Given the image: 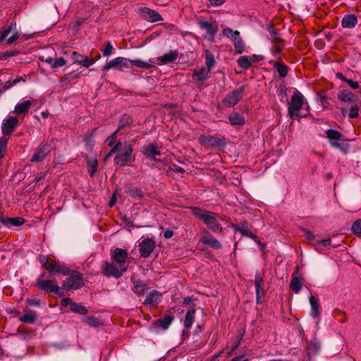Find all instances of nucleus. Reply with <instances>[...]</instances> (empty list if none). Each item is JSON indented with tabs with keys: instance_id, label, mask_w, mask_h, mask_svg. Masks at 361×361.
Segmentation results:
<instances>
[{
	"instance_id": "obj_1",
	"label": "nucleus",
	"mask_w": 361,
	"mask_h": 361,
	"mask_svg": "<svg viewBox=\"0 0 361 361\" xmlns=\"http://www.w3.org/2000/svg\"><path fill=\"white\" fill-rule=\"evenodd\" d=\"M154 61H143L141 59L130 60L124 57H116L107 62L102 68V71H108L111 68H115L119 71H123L125 68H130L132 66L149 69L154 67Z\"/></svg>"
},
{
	"instance_id": "obj_2",
	"label": "nucleus",
	"mask_w": 361,
	"mask_h": 361,
	"mask_svg": "<svg viewBox=\"0 0 361 361\" xmlns=\"http://www.w3.org/2000/svg\"><path fill=\"white\" fill-rule=\"evenodd\" d=\"M190 209L192 214L199 219L202 220L209 230L214 233H223L222 226L219 221V219H222L220 218L218 213L205 210L197 207H191Z\"/></svg>"
},
{
	"instance_id": "obj_3",
	"label": "nucleus",
	"mask_w": 361,
	"mask_h": 361,
	"mask_svg": "<svg viewBox=\"0 0 361 361\" xmlns=\"http://www.w3.org/2000/svg\"><path fill=\"white\" fill-rule=\"evenodd\" d=\"M135 157L133 154V149L131 144L122 142V147L118 150L114 157V163L118 166H131L135 161Z\"/></svg>"
},
{
	"instance_id": "obj_4",
	"label": "nucleus",
	"mask_w": 361,
	"mask_h": 361,
	"mask_svg": "<svg viewBox=\"0 0 361 361\" xmlns=\"http://www.w3.org/2000/svg\"><path fill=\"white\" fill-rule=\"evenodd\" d=\"M269 39L272 44L271 51L273 56L278 60H281L283 56L282 51L285 48L286 42L281 37L277 29L272 25L269 26Z\"/></svg>"
},
{
	"instance_id": "obj_5",
	"label": "nucleus",
	"mask_w": 361,
	"mask_h": 361,
	"mask_svg": "<svg viewBox=\"0 0 361 361\" xmlns=\"http://www.w3.org/2000/svg\"><path fill=\"white\" fill-rule=\"evenodd\" d=\"M68 277L63 281L62 286L66 290H75L85 286L83 275L78 271L71 270Z\"/></svg>"
},
{
	"instance_id": "obj_6",
	"label": "nucleus",
	"mask_w": 361,
	"mask_h": 361,
	"mask_svg": "<svg viewBox=\"0 0 361 361\" xmlns=\"http://www.w3.org/2000/svg\"><path fill=\"white\" fill-rule=\"evenodd\" d=\"M305 104V98L302 94L299 92H295L291 96L290 102L288 103V115L292 119L302 117L300 113V109Z\"/></svg>"
},
{
	"instance_id": "obj_7",
	"label": "nucleus",
	"mask_w": 361,
	"mask_h": 361,
	"mask_svg": "<svg viewBox=\"0 0 361 361\" xmlns=\"http://www.w3.org/2000/svg\"><path fill=\"white\" fill-rule=\"evenodd\" d=\"M247 87V85H243L240 87L233 90L223 99L222 104L226 107L236 105L243 99Z\"/></svg>"
},
{
	"instance_id": "obj_8",
	"label": "nucleus",
	"mask_w": 361,
	"mask_h": 361,
	"mask_svg": "<svg viewBox=\"0 0 361 361\" xmlns=\"http://www.w3.org/2000/svg\"><path fill=\"white\" fill-rule=\"evenodd\" d=\"M127 269L128 267H121L109 262H105L102 265V273L107 277L120 278Z\"/></svg>"
},
{
	"instance_id": "obj_9",
	"label": "nucleus",
	"mask_w": 361,
	"mask_h": 361,
	"mask_svg": "<svg viewBox=\"0 0 361 361\" xmlns=\"http://www.w3.org/2000/svg\"><path fill=\"white\" fill-rule=\"evenodd\" d=\"M51 152V145L49 142H42L36 149L33 154L30 161L42 162L44 161L47 154Z\"/></svg>"
},
{
	"instance_id": "obj_10",
	"label": "nucleus",
	"mask_w": 361,
	"mask_h": 361,
	"mask_svg": "<svg viewBox=\"0 0 361 361\" xmlns=\"http://www.w3.org/2000/svg\"><path fill=\"white\" fill-rule=\"evenodd\" d=\"M44 274H42L36 280V286L40 290L47 293H53L55 287L58 284L55 280L43 279Z\"/></svg>"
},
{
	"instance_id": "obj_11",
	"label": "nucleus",
	"mask_w": 361,
	"mask_h": 361,
	"mask_svg": "<svg viewBox=\"0 0 361 361\" xmlns=\"http://www.w3.org/2000/svg\"><path fill=\"white\" fill-rule=\"evenodd\" d=\"M18 125V120L13 116H9L8 118L4 120L1 126V131L3 137H9L10 135L15 131Z\"/></svg>"
},
{
	"instance_id": "obj_12",
	"label": "nucleus",
	"mask_w": 361,
	"mask_h": 361,
	"mask_svg": "<svg viewBox=\"0 0 361 361\" xmlns=\"http://www.w3.org/2000/svg\"><path fill=\"white\" fill-rule=\"evenodd\" d=\"M128 254L126 250L116 248L111 252V259L113 262L117 263L121 267H128L126 264Z\"/></svg>"
},
{
	"instance_id": "obj_13",
	"label": "nucleus",
	"mask_w": 361,
	"mask_h": 361,
	"mask_svg": "<svg viewBox=\"0 0 361 361\" xmlns=\"http://www.w3.org/2000/svg\"><path fill=\"white\" fill-rule=\"evenodd\" d=\"M46 270L50 274H61L63 276L68 275L71 273V269L65 264H61L59 262L52 260L46 267Z\"/></svg>"
},
{
	"instance_id": "obj_14",
	"label": "nucleus",
	"mask_w": 361,
	"mask_h": 361,
	"mask_svg": "<svg viewBox=\"0 0 361 361\" xmlns=\"http://www.w3.org/2000/svg\"><path fill=\"white\" fill-rule=\"evenodd\" d=\"M200 241L206 245H209V247L219 250L222 247V245L219 240L216 239L209 231L206 229H203L202 231V237L200 238Z\"/></svg>"
},
{
	"instance_id": "obj_15",
	"label": "nucleus",
	"mask_w": 361,
	"mask_h": 361,
	"mask_svg": "<svg viewBox=\"0 0 361 361\" xmlns=\"http://www.w3.org/2000/svg\"><path fill=\"white\" fill-rule=\"evenodd\" d=\"M156 246L155 241L151 238L144 239L140 243V254L142 257L147 258L154 251Z\"/></svg>"
},
{
	"instance_id": "obj_16",
	"label": "nucleus",
	"mask_w": 361,
	"mask_h": 361,
	"mask_svg": "<svg viewBox=\"0 0 361 361\" xmlns=\"http://www.w3.org/2000/svg\"><path fill=\"white\" fill-rule=\"evenodd\" d=\"M63 307L70 306V310L75 313L85 315L87 313V309L80 303H76L70 298H63L61 300Z\"/></svg>"
},
{
	"instance_id": "obj_17",
	"label": "nucleus",
	"mask_w": 361,
	"mask_h": 361,
	"mask_svg": "<svg viewBox=\"0 0 361 361\" xmlns=\"http://www.w3.org/2000/svg\"><path fill=\"white\" fill-rule=\"evenodd\" d=\"M255 286L256 289L257 302L259 303L262 297L265 295L264 283L263 277L259 272H256L255 276Z\"/></svg>"
},
{
	"instance_id": "obj_18",
	"label": "nucleus",
	"mask_w": 361,
	"mask_h": 361,
	"mask_svg": "<svg viewBox=\"0 0 361 361\" xmlns=\"http://www.w3.org/2000/svg\"><path fill=\"white\" fill-rule=\"evenodd\" d=\"M178 57V52L177 50H171L168 54L159 56L156 59H150L149 61H154V63L164 65L175 61Z\"/></svg>"
},
{
	"instance_id": "obj_19",
	"label": "nucleus",
	"mask_w": 361,
	"mask_h": 361,
	"mask_svg": "<svg viewBox=\"0 0 361 361\" xmlns=\"http://www.w3.org/2000/svg\"><path fill=\"white\" fill-rule=\"evenodd\" d=\"M161 154V153L159 150L158 146L156 143H150L144 147L143 155L149 160L155 161H158L156 157L160 156Z\"/></svg>"
},
{
	"instance_id": "obj_20",
	"label": "nucleus",
	"mask_w": 361,
	"mask_h": 361,
	"mask_svg": "<svg viewBox=\"0 0 361 361\" xmlns=\"http://www.w3.org/2000/svg\"><path fill=\"white\" fill-rule=\"evenodd\" d=\"M201 143L208 145L213 147H221L225 145V139L217 136L202 135L200 137Z\"/></svg>"
},
{
	"instance_id": "obj_21",
	"label": "nucleus",
	"mask_w": 361,
	"mask_h": 361,
	"mask_svg": "<svg viewBox=\"0 0 361 361\" xmlns=\"http://www.w3.org/2000/svg\"><path fill=\"white\" fill-rule=\"evenodd\" d=\"M197 25L202 30L206 32V34L213 37L218 32V25L215 22H209L207 20H199Z\"/></svg>"
},
{
	"instance_id": "obj_22",
	"label": "nucleus",
	"mask_w": 361,
	"mask_h": 361,
	"mask_svg": "<svg viewBox=\"0 0 361 361\" xmlns=\"http://www.w3.org/2000/svg\"><path fill=\"white\" fill-rule=\"evenodd\" d=\"M209 73L210 71L204 66L201 67L200 69H195L192 75V80L195 82H200L202 84L209 78Z\"/></svg>"
},
{
	"instance_id": "obj_23",
	"label": "nucleus",
	"mask_w": 361,
	"mask_h": 361,
	"mask_svg": "<svg viewBox=\"0 0 361 361\" xmlns=\"http://www.w3.org/2000/svg\"><path fill=\"white\" fill-rule=\"evenodd\" d=\"M142 17L149 22H157L162 20L159 13L149 8H142L140 9Z\"/></svg>"
},
{
	"instance_id": "obj_24",
	"label": "nucleus",
	"mask_w": 361,
	"mask_h": 361,
	"mask_svg": "<svg viewBox=\"0 0 361 361\" xmlns=\"http://www.w3.org/2000/svg\"><path fill=\"white\" fill-rule=\"evenodd\" d=\"M0 222L5 226L11 228V226H19L25 223V219L21 217L5 218L0 216Z\"/></svg>"
},
{
	"instance_id": "obj_25",
	"label": "nucleus",
	"mask_w": 361,
	"mask_h": 361,
	"mask_svg": "<svg viewBox=\"0 0 361 361\" xmlns=\"http://www.w3.org/2000/svg\"><path fill=\"white\" fill-rule=\"evenodd\" d=\"M32 105V102L30 100H26L21 103H18L14 109V113L18 116L23 115V116L29 111Z\"/></svg>"
},
{
	"instance_id": "obj_26",
	"label": "nucleus",
	"mask_w": 361,
	"mask_h": 361,
	"mask_svg": "<svg viewBox=\"0 0 361 361\" xmlns=\"http://www.w3.org/2000/svg\"><path fill=\"white\" fill-rule=\"evenodd\" d=\"M338 98L345 102L353 103L357 99V97L354 93L349 90H341L338 92Z\"/></svg>"
},
{
	"instance_id": "obj_27",
	"label": "nucleus",
	"mask_w": 361,
	"mask_h": 361,
	"mask_svg": "<svg viewBox=\"0 0 361 361\" xmlns=\"http://www.w3.org/2000/svg\"><path fill=\"white\" fill-rule=\"evenodd\" d=\"M174 317L173 315L166 314L164 317L156 320L154 325L166 330L169 327Z\"/></svg>"
},
{
	"instance_id": "obj_28",
	"label": "nucleus",
	"mask_w": 361,
	"mask_h": 361,
	"mask_svg": "<svg viewBox=\"0 0 361 361\" xmlns=\"http://www.w3.org/2000/svg\"><path fill=\"white\" fill-rule=\"evenodd\" d=\"M357 23V18L354 14H348L344 16L341 24L344 28H353Z\"/></svg>"
},
{
	"instance_id": "obj_29",
	"label": "nucleus",
	"mask_w": 361,
	"mask_h": 361,
	"mask_svg": "<svg viewBox=\"0 0 361 361\" xmlns=\"http://www.w3.org/2000/svg\"><path fill=\"white\" fill-rule=\"evenodd\" d=\"M133 290L136 295L139 296L144 295L149 288L146 283H144L140 280L133 281Z\"/></svg>"
},
{
	"instance_id": "obj_30",
	"label": "nucleus",
	"mask_w": 361,
	"mask_h": 361,
	"mask_svg": "<svg viewBox=\"0 0 361 361\" xmlns=\"http://www.w3.org/2000/svg\"><path fill=\"white\" fill-rule=\"evenodd\" d=\"M269 63L276 69L280 77L285 78L287 76L289 68L286 64L276 61H270Z\"/></svg>"
},
{
	"instance_id": "obj_31",
	"label": "nucleus",
	"mask_w": 361,
	"mask_h": 361,
	"mask_svg": "<svg viewBox=\"0 0 361 361\" xmlns=\"http://www.w3.org/2000/svg\"><path fill=\"white\" fill-rule=\"evenodd\" d=\"M195 308L194 306L192 307H190L186 314H185V319H184V326L185 328L186 329H190L194 322V319H195Z\"/></svg>"
},
{
	"instance_id": "obj_32",
	"label": "nucleus",
	"mask_w": 361,
	"mask_h": 361,
	"mask_svg": "<svg viewBox=\"0 0 361 361\" xmlns=\"http://www.w3.org/2000/svg\"><path fill=\"white\" fill-rule=\"evenodd\" d=\"M160 296L161 293L159 291L154 290L147 296L144 301V304L146 305L157 304L159 301Z\"/></svg>"
},
{
	"instance_id": "obj_33",
	"label": "nucleus",
	"mask_w": 361,
	"mask_h": 361,
	"mask_svg": "<svg viewBox=\"0 0 361 361\" xmlns=\"http://www.w3.org/2000/svg\"><path fill=\"white\" fill-rule=\"evenodd\" d=\"M230 227L232 229H233L235 231L239 232L243 236L248 237L254 240H256V239H257V235H255L253 233H252L249 230V228L248 229L243 228L238 224H231L230 225Z\"/></svg>"
},
{
	"instance_id": "obj_34",
	"label": "nucleus",
	"mask_w": 361,
	"mask_h": 361,
	"mask_svg": "<svg viewBox=\"0 0 361 361\" xmlns=\"http://www.w3.org/2000/svg\"><path fill=\"white\" fill-rule=\"evenodd\" d=\"M310 304L311 306L310 314L313 317H317L319 316V303L318 300L311 295L309 298Z\"/></svg>"
},
{
	"instance_id": "obj_35",
	"label": "nucleus",
	"mask_w": 361,
	"mask_h": 361,
	"mask_svg": "<svg viewBox=\"0 0 361 361\" xmlns=\"http://www.w3.org/2000/svg\"><path fill=\"white\" fill-rule=\"evenodd\" d=\"M133 122V120L130 115L127 114H123L119 120L118 129L116 130L119 131L127 126H130Z\"/></svg>"
},
{
	"instance_id": "obj_36",
	"label": "nucleus",
	"mask_w": 361,
	"mask_h": 361,
	"mask_svg": "<svg viewBox=\"0 0 361 361\" xmlns=\"http://www.w3.org/2000/svg\"><path fill=\"white\" fill-rule=\"evenodd\" d=\"M228 120L232 126H243L245 124V118L238 113H233L228 116Z\"/></svg>"
},
{
	"instance_id": "obj_37",
	"label": "nucleus",
	"mask_w": 361,
	"mask_h": 361,
	"mask_svg": "<svg viewBox=\"0 0 361 361\" xmlns=\"http://www.w3.org/2000/svg\"><path fill=\"white\" fill-rule=\"evenodd\" d=\"M290 287L295 293H298L302 287V279L298 276H293L290 280Z\"/></svg>"
},
{
	"instance_id": "obj_38",
	"label": "nucleus",
	"mask_w": 361,
	"mask_h": 361,
	"mask_svg": "<svg viewBox=\"0 0 361 361\" xmlns=\"http://www.w3.org/2000/svg\"><path fill=\"white\" fill-rule=\"evenodd\" d=\"M126 192L132 197H137L141 199L144 197V193L142 190L135 186L128 188Z\"/></svg>"
},
{
	"instance_id": "obj_39",
	"label": "nucleus",
	"mask_w": 361,
	"mask_h": 361,
	"mask_svg": "<svg viewBox=\"0 0 361 361\" xmlns=\"http://www.w3.org/2000/svg\"><path fill=\"white\" fill-rule=\"evenodd\" d=\"M252 63L253 62L252 59L247 56H240L238 59V66L243 69H247L250 66H251Z\"/></svg>"
},
{
	"instance_id": "obj_40",
	"label": "nucleus",
	"mask_w": 361,
	"mask_h": 361,
	"mask_svg": "<svg viewBox=\"0 0 361 361\" xmlns=\"http://www.w3.org/2000/svg\"><path fill=\"white\" fill-rule=\"evenodd\" d=\"M16 21H12L8 27L1 31L0 42H3L12 30H16Z\"/></svg>"
},
{
	"instance_id": "obj_41",
	"label": "nucleus",
	"mask_w": 361,
	"mask_h": 361,
	"mask_svg": "<svg viewBox=\"0 0 361 361\" xmlns=\"http://www.w3.org/2000/svg\"><path fill=\"white\" fill-rule=\"evenodd\" d=\"M205 57H206V66H207V67H205V68L211 72L212 68L215 63L214 56L209 50H205Z\"/></svg>"
},
{
	"instance_id": "obj_42",
	"label": "nucleus",
	"mask_w": 361,
	"mask_h": 361,
	"mask_svg": "<svg viewBox=\"0 0 361 361\" xmlns=\"http://www.w3.org/2000/svg\"><path fill=\"white\" fill-rule=\"evenodd\" d=\"M223 35L233 42L240 36V32L238 30L233 31L230 27H226L223 30Z\"/></svg>"
},
{
	"instance_id": "obj_43",
	"label": "nucleus",
	"mask_w": 361,
	"mask_h": 361,
	"mask_svg": "<svg viewBox=\"0 0 361 361\" xmlns=\"http://www.w3.org/2000/svg\"><path fill=\"white\" fill-rule=\"evenodd\" d=\"M37 315L35 312H31L24 314L20 318V320L24 323L33 324L36 321Z\"/></svg>"
},
{
	"instance_id": "obj_44",
	"label": "nucleus",
	"mask_w": 361,
	"mask_h": 361,
	"mask_svg": "<svg viewBox=\"0 0 361 361\" xmlns=\"http://www.w3.org/2000/svg\"><path fill=\"white\" fill-rule=\"evenodd\" d=\"M233 43L235 53L242 54L245 50V44L242 38L239 36L237 39L233 41Z\"/></svg>"
},
{
	"instance_id": "obj_45",
	"label": "nucleus",
	"mask_w": 361,
	"mask_h": 361,
	"mask_svg": "<svg viewBox=\"0 0 361 361\" xmlns=\"http://www.w3.org/2000/svg\"><path fill=\"white\" fill-rule=\"evenodd\" d=\"M8 138L5 137H0V159L5 157L7 149V143Z\"/></svg>"
},
{
	"instance_id": "obj_46",
	"label": "nucleus",
	"mask_w": 361,
	"mask_h": 361,
	"mask_svg": "<svg viewBox=\"0 0 361 361\" xmlns=\"http://www.w3.org/2000/svg\"><path fill=\"white\" fill-rule=\"evenodd\" d=\"M326 137L331 140H339L342 137V134L338 131L333 129H329L326 132Z\"/></svg>"
},
{
	"instance_id": "obj_47",
	"label": "nucleus",
	"mask_w": 361,
	"mask_h": 361,
	"mask_svg": "<svg viewBox=\"0 0 361 361\" xmlns=\"http://www.w3.org/2000/svg\"><path fill=\"white\" fill-rule=\"evenodd\" d=\"M88 173L91 177H93L97 170V159L90 160L87 161Z\"/></svg>"
},
{
	"instance_id": "obj_48",
	"label": "nucleus",
	"mask_w": 361,
	"mask_h": 361,
	"mask_svg": "<svg viewBox=\"0 0 361 361\" xmlns=\"http://www.w3.org/2000/svg\"><path fill=\"white\" fill-rule=\"evenodd\" d=\"M319 350V345L315 342H311L307 346L308 355H315Z\"/></svg>"
},
{
	"instance_id": "obj_49",
	"label": "nucleus",
	"mask_w": 361,
	"mask_h": 361,
	"mask_svg": "<svg viewBox=\"0 0 361 361\" xmlns=\"http://www.w3.org/2000/svg\"><path fill=\"white\" fill-rule=\"evenodd\" d=\"M20 81L25 82V80L24 78H23L22 77H18L17 78L14 79L12 81H7L5 82V84L4 85V90H7L9 88H11V87L16 85L17 83H18Z\"/></svg>"
},
{
	"instance_id": "obj_50",
	"label": "nucleus",
	"mask_w": 361,
	"mask_h": 361,
	"mask_svg": "<svg viewBox=\"0 0 361 361\" xmlns=\"http://www.w3.org/2000/svg\"><path fill=\"white\" fill-rule=\"evenodd\" d=\"M351 230L354 234L361 235V219H357L353 224Z\"/></svg>"
},
{
	"instance_id": "obj_51",
	"label": "nucleus",
	"mask_w": 361,
	"mask_h": 361,
	"mask_svg": "<svg viewBox=\"0 0 361 361\" xmlns=\"http://www.w3.org/2000/svg\"><path fill=\"white\" fill-rule=\"evenodd\" d=\"M97 61V59H89L87 56H84L82 60L81 61V63L80 65L85 67L89 68L92 65H93Z\"/></svg>"
},
{
	"instance_id": "obj_52",
	"label": "nucleus",
	"mask_w": 361,
	"mask_h": 361,
	"mask_svg": "<svg viewBox=\"0 0 361 361\" xmlns=\"http://www.w3.org/2000/svg\"><path fill=\"white\" fill-rule=\"evenodd\" d=\"M85 322L90 326L96 327L99 324V321L94 317H87L85 319Z\"/></svg>"
},
{
	"instance_id": "obj_53",
	"label": "nucleus",
	"mask_w": 361,
	"mask_h": 361,
	"mask_svg": "<svg viewBox=\"0 0 361 361\" xmlns=\"http://www.w3.org/2000/svg\"><path fill=\"white\" fill-rule=\"evenodd\" d=\"M121 147H122L121 142H118L117 143H116V145H114V147L111 149V151L105 156L104 159L107 160L111 157V156L114 153H117L118 150L121 149Z\"/></svg>"
},
{
	"instance_id": "obj_54",
	"label": "nucleus",
	"mask_w": 361,
	"mask_h": 361,
	"mask_svg": "<svg viewBox=\"0 0 361 361\" xmlns=\"http://www.w3.org/2000/svg\"><path fill=\"white\" fill-rule=\"evenodd\" d=\"M102 51L104 56H109L112 54L113 46L109 41L106 42V46L103 49H102Z\"/></svg>"
},
{
	"instance_id": "obj_55",
	"label": "nucleus",
	"mask_w": 361,
	"mask_h": 361,
	"mask_svg": "<svg viewBox=\"0 0 361 361\" xmlns=\"http://www.w3.org/2000/svg\"><path fill=\"white\" fill-rule=\"evenodd\" d=\"M38 260L42 267H44L45 269L46 267L50 263V262L52 261V259H50L49 257L42 255H39Z\"/></svg>"
},
{
	"instance_id": "obj_56",
	"label": "nucleus",
	"mask_w": 361,
	"mask_h": 361,
	"mask_svg": "<svg viewBox=\"0 0 361 361\" xmlns=\"http://www.w3.org/2000/svg\"><path fill=\"white\" fill-rule=\"evenodd\" d=\"M359 116V107L357 105H353L350 109L348 116L350 118H355Z\"/></svg>"
},
{
	"instance_id": "obj_57",
	"label": "nucleus",
	"mask_w": 361,
	"mask_h": 361,
	"mask_svg": "<svg viewBox=\"0 0 361 361\" xmlns=\"http://www.w3.org/2000/svg\"><path fill=\"white\" fill-rule=\"evenodd\" d=\"M83 57H84L83 55H82L81 54H80L77 51H73L71 54V58L73 60L74 63H77V64L80 65Z\"/></svg>"
},
{
	"instance_id": "obj_58",
	"label": "nucleus",
	"mask_w": 361,
	"mask_h": 361,
	"mask_svg": "<svg viewBox=\"0 0 361 361\" xmlns=\"http://www.w3.org/2000/svg\"><path fill=\"white\" fill-rule=\"evenodd\" d=\"M118 132V130H116L109 137H107L106 142L109 146H113L114 144L116 145Z\"/></svg>"
},
{
	"instance_id": "obj_59",
	"label": "nucleus",
	"mask_w": 361,
	"mask_h": 361,
	"mask_svg": "<svg viewBox=\"0 0 361 361\" xmlns=\"http://www.w3.org/2000/svg\"><path fill=\"white\" fill-rule=\"evenodd\" d=\"M66 63V61L63 57H59L57 59H55L54 68L61 67L64 66Z\"/></svg>"
},
{
	"instance_id": "obj_60",
	"label": "nucleus",
	"mask_w": 361,
	"mask_h": 361,
	"mask_svg": "<svg viewBox=\"0 0 361 361\" xmlns=\"http://www.w3.org/2000/svg\"><path fill=\"white\" fill-rule=\"evenodd\" d=\"M344 81L353 90L359 87L358 82L353 80L352 79L344 78Z\"/></svg>"
},
{
	"instance_id": "obj_61",
	"label": "nucleus",
	"mask_w": 361,
	"mask_h": 361,
	"mask_svg": "<svg viewBox=\"0 0 361 361\" xmlns=\"http://www.w3.org/2000/svg\"><path fill=\"white\" fill-rule=\"evenodd\" d=\"M20 37V34L18 32H14L11 37H10L6 42L7 44H11L15 41L18 40Z\"/></svg>"
},
{
	"instance_id": "obj_62",
	"label": "nucleus",
	"mask_w": 361,
	"mask_h": 361,
	"mask_svg": "<svg viewBox=\"0 0 361 361\" xmlns=\"http://www.w3.org/2000/svg\"><path fill=\"white\" fill-rule=\"evenodd\" d=\"M19 54V51H7L3 54L2 58H9L11 56H16Z\"/></svg>"
},
{
	"instance_id": "obj_63",
	"label": "nucleus",
	"mask_w": 361,
	"mask_h": 361,
	"mask_svg": "<svg viewBox=\"0 0 361 361\" xmlns=\"http://www.w3.org/2000/svg\"><path fill=\"white\" fill-rule=\"evenodd\" d=\"M27 303L30 306H37L39 307L40 305L39 300L37 299H27Z\"/></svg>"
},
{
	"instance_id": "obj_64",
	"label": "nucleus",
	"mask_w": 361,
	"mask_h": 361,
	"mask_svg": "<svg viewBox=\"0 0 361 361\" xmlns=\"http://www.w3.org/2000/svg\"><path fill=\"white\" fill-rule=\"evenodd\" d=\"M53 293H55L59 297H63L64 296V292L63 291V290H61V288L59 286V285L57 284L56 286L55 287V289L53 291Z\"/></svg>"
}]
</instances>
